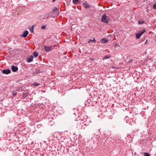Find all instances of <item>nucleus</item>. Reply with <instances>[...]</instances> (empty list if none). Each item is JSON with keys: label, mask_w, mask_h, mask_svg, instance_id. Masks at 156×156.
<instances>
[{"label": "nucleus", "mask_w": 156, "mask_h": 156, "mask_svg": "<svg viewBox=\"0 0 156 156\" xmlns=\"http://www.w3.org/2000/svg\"><path fill=\"white\" fill-rule=\"evenodd\" d=\"M39 73V72H37L36 73Z\"/></svg>", "instance_id": "28"}, {"label": "nucleus", "mask_w": 156, "mask_h": 156, "mask_svg": "<svg viewBox=\"0 0 156 156\" xmlns=\"http://www.w3.org/2000/svg\"><path fill=\"white\" fill-rule=\"evenodd\" d=\"M119 45L118 44H115V45H114V47L115 48H116V47L119 46Z\"/></svg>", "instance_id": "24"}, {"label": "nucleus", "mask_w": 156, "mask_h": 156, "mask_svg": "<svg viewBox=\"0 0 156 156\" xmlns=\"http://www.w3.org/2000/svg\"><path fill=\"white\" fill-rule=\"evenodd\" d=\"M3 74H8L11 73V70L9 69H4L2 71Z\"/></svg>", "instance_id": "6"}, {"label": "nucleus", "mask_w": 156, "mask_h": 156, "mask_svg": "<svg viewBox=\"0 0 156 156\" xmlns=\"http://www.w3.org/2000/svg\"><path fill=\"white\" fill-rule=\"evenodd\" d=\"M52 47H49L44 46V49L46 51H50L52 48Z\"/></svg>", "instance_id": "10"}, {"label": "nucleus", "mask_w": 156, "mask_h": 156, "mask_svg": "<svg viewBox=\"0 0 156 156\" xmlns=\"http://www.w3.org/2000/svg\"><path fill=\"white\" fill-rule=\"evenodd\" d=\"M28 33V32L27 30L24 31L22 35V37H26Z\"/></svg>", "instance_id": "12"}, {"label": "nucleus", "mask_w": 156, "mask_h": 156, "mask_svg": "<svg viewBox=\"0 0 156 156\" xmlns=\"http://www.w3.org/2000/svg\"><path fill=\"white\" fill-rule=\"evenodd\" d=\"M52 12H54L55 16H58L59 14V7H54L52 9Z\"/></svg>", "instance_id": "2"}, {"label": "nucleus", "mask_w": 156, "mask_h": 156, "mask_svg": "<svg viewBox=\"0 0 156 156\" xmlns=\"http://www.w3.org/2000/svg\"><path fill=\"white\" fill-rule=\"evenodd\" d=\"M133 60L132 59H130L128 62L129 63H130Z\"/></svg>", "instance_id": "26"}, {"label": "nucleus", "mask_w": 156, "mask_h": 156, "mask_svg": "<svg viewBox=\"0 0 156 156\" xmlns=\"http://www.w3.org/2000/svg\"><path fill=\"white\" fill-rule=\"evenodd\" d=\"M144 21H143L140 20L139 21H138V23H139V24H142L143 23H144Z\"/></svg>", "instance_id": "19"}, {"label": "nucleus", "mask_w": 156, "mask_h": 156, "mask_svg": "<svg viewBox=\"0 0 156 156\" xmlns=\"http://www.w3.org/2000/svg\"><path fill=\"white\" fill-rule=\"evenodd\" d=\"M153 8L154 9H156V3L154 4L153 5Z\"/></svg>", "instance_id": "21"}, {"label": "nucleus", "mask_w": 156, "mask_h": 156, "mask_svg": "<svg viewBox=\"0 0 156 156\" xmlns=\"http://www.w3.org/2000/svg\"><path fill=\"white\" fill-rule=\"evenodd\" d=\"M147 41V40L145 42V43H146Z\"/></svg>", "instance_id": "29"}, {"label": "nucleus", "mask_w": 156, "mask_h": 156, "mask_svg": "<svg viewBox=\"0 0 156 156\" xmlns=\"http://www.w3.org/2000/svg\"><path fill=\"white\" fill-rule=\"evenodd\" d=\"M111 57V56L110 55H108L105 56L104 57L103 59H106L109 58Z\"/></svg>", "instance_id": "16"}, {"label": "nucleus", "mask_w": 156, "mask_h": 156, "mask_svg": "<svg viewBox=\"0 0 156 156\" xmlns=\"http://www.w3.org/2000/svg\"><path fill=\"white\" fill-rule=\"evenodd\" d=\"M144 156H150V155L148 153H145Z\"/></svg>", "instance_id": "20"}, {"label": "nucleus", "mask_w": 156, "mask_h": 156, "mask_svg": "<svg viewBox=\"0 0 156 156\" xmlns=\"http://www.w3.org/2000/svg\"><path fill=\"white\" fill-rule=\"evenodd\" d=\"M83 5L86 9H88L90 7V5L87 3L86 2H85L83 3Z\"/></svg>", "instance_id": "7"}, {"label": "nucleus", "mask_w": 156, "mask_h": 156, "mask_svg": "<svg viewBox=\"0 0 156 156\" xmlns=\"http://www.w3.org/2000/svg\"><path fill=\"white\" fill-rule=\"evenodd\" d=\"M33 85H34L35 86H38V85H40V84L38 83L35 82V83H34Z\"/></svg>", "instance_id": "18"}, {"label": "nucleus", "mask_w": 156, "mask_h": 156, "mask_svg": "<svg viewBox=\"0 0 156 156\" xmlns=\"http://www.w3.org/2000/svg\"><path fill=\"white\" fill-rule=\"evenodd\" d=\"M12 94H13V96L15 97V96L16 95H17V93L15 92H13V93H12Z\"/></svg>", "instance_id": "22"}, {"label": "nucleus", "mask_w": 156, "mask_h": 156, "mask_svg": "<svg viewBox=\"0 0 156 156\" xmlns=\"http://www.w3.org/2000/svg\"><path fill=\"white\" fill-rule=\"evenodd\" d=\"M73 3L77 5L79 2V0H73Z\"/></svg>", "instance_id": "17"}, {"label": "nucleus", "mask_w": 156, "mask_h": 156, "mask_svg": "<svg viewBox=\"0 0 156 156\" xmlns=\"http://www.w3.org/2000/svg\"><path fill=\"white\" fill-rule=\"evenodd\" d=\"M101 20L102 22L107 23H108L109 20L107 16L106 15H104L102 16Z\"/></svg>", "instance_id": "3"}, {"label": "nucleus", "mask_w": 156, "mask_h": 156, "mask_svg": "<svg viewBox=\"0 0 156 156\" xmlns=\"http://www.w3.org/2000/svg\"><path fill=\"white\" fill-rule=\"evenodd\" d=\"M29 94V92L27 90H25L23 94V98L24 99L26 98Z\"/></svg>", "instance_id": "5"}, {"label": "nucleus", "mask_w": 156, "mask_h": 156, "mask_svg": "<svg viewBox=\"0 0 156 156\" xmlns=\"http://www.w3.org/2000/svg\"><path fill=\"white\" fill-rule=\"evenodd\" d=\"M21 90V88H20V87H18V88L16 89V90H17V91H20Z\"/></svg>", "instance_id": "23"}, {"label": "nucleus", "mask_w": 156, "mask_h": 156, "mask_svg": "<svg viewBox=\"0 0 156 156\" xmlns=\"http://www.w3.org/2000/svg\"><path fill=\"white\" fill-rule=\"evenodd\" d=\"M33 55L35 58H36L38 56V54L37 52L35 51L33 52Z\"/></svg>", "instance_id": "15"}, {"label": "nucleus", "mask_w": 156, "mask_h": 156, "mask_svg": "<svg viewBox=\"0 0 156 156\" xmlns=\"http://www.w3.org/2000/svg\"><path fill=\"white\" fill-rule=\"evenodd\" d=\"M11 69L12 71L16 72L18 70V68L17 66H11Z\"/></svg>", "instance_id": "9"}, {"label": "nucleus", "mask_w": 156, "mask_h": 156, "mask_svg": "<svg viewBox=\"0 0 156 156\" xmlns=\"http://www.w3.org/2000/svg\"><path fill=\"white\" fill-rule=\"evenodd\" d=\"M100 41L102 44H105L108 41V40L106 38H103L100 40Z\"/></svg>", "instance_id": "11"}, {"label": "nucleus", "mask_w": 156, "mask_h": 156, "mask_svg": "<svg viewBox=\"0 0 156 156\" xmlns=\"http://www.w3.org/2000/svg\"><path fill=\"white\" fill-rule=\"evenodd\" d=\"M34 25L32 26L29 29L31 33H34Z\"/></svg>", "instance_id": "14"}, {"label": "nucleus", "mask_w": 156, "mask_h": 156, "mask_svg": "<svg viewBox=\"0 0 156 156\" xmlns=\"http://www.w3.org/2000/svg\"><path fill=\"white\" fill-rule=\"evenodd\" d=\"M56 0H52V2H55Z\"/></svg>", "instance_id": "27"}, {"label": "nucleus", "mask_w": 156, "mask_h": 156, "mask_svg": "<svg viewBox=\"0 0 156 156\" xmlns=\"http://www.w3.org/2000/svg\"><path fill=\"white\" fill-rule=\"evenodd\" d=\"M96 42V40L94 39V38H93V39H90L89 41H88L87 43H90L91 42L95 43Z\"/></svg>", "instance_id": "13"}, {"label": "nucleus", "mask_w": 156, "mask_h": 156, "mask_svg": "<svg viewBox=\"0 0 156 156\" xmlns=\"http://www.w3.org/2000/svg\"><path fill=\"white\" fill-rule=\"evenodd\" d=\"M147 41V40L145 42V43H146Z\"/></svg>", "instance_id": "30"}, {"label": "nucleus", "mask_w": 156, "mask_h": 156, "mask_svg": "<svg viewBox=\"0 0 156 156\" xmlns=\"http://www.w3.org/2000/svg\"><path fill=\"white\" fill-rule=\"evenodd\" d=\"M145 31V30H143L141 31H139L137 34H136V38L137 39H139L141 36L143 34Z\"/></svg>", "instance_id": "4"}, {"label": "nucleus", "mask_w": 156, "mask_h": 156, "mask_svg": "<svg viewBox=\"0 0 156 156\" xmlns=\"http://www.w3.org/2000/svg\"><path fill=\"white\" fill-rule=\"evenodd\" d=\"M45 27H45V26H42L41 27V28H42V29H45Z\"/></svg>", "instance_id": "25"}, {"label": "nucleus", "mask_w": 156, "mask_h": 156, "mask_svg": "<svg viewBox=\"0 0 156 156\" xmlns=\"http://www.w3.org/2000/svg\"><path fill=\"white\" fill-rule=\"evenodd\" d=\"M34 57L33 55H30L28 58L27 59V62H30L33 60Z\"/></svg>", "instance_id": "8"}, {"label": "nucleus", "mask_w": 156, "mask_h": 156, "mask_svg": "<svg viewBox=\"0 0 156 156\" xmlns=\"http://www.w3.org/2000/svg\"><path fill=\"white\" fill-rule=\"evenodd\" d=\"M86 124L81 120L80 123H77L76 127L78 130L84 129L85 128Z\"/></svg>", "instance_id": "1"}]
</instances>
